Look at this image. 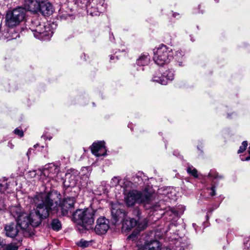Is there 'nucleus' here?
I'll return each mask as SVG.
<instances>
[{
	"label": "nucleus",
	"mask_w": 250,
	"mask_h": 250,
	"mask_svg": "<svg viewBox=\"0 0 250 250\" xmlns=\"http://www.w3.org/2000/svg\"><path fill=\"white\" fill-rule=\"evenodd\" d=\"M36 208L29 214L32 227L39 226L43 219L47 218L50 213L57 210L58 204L51 198V194L39 193L32 198Z\"/></svg>",
	"instance_id": "obj_1"
},
{
	"label": "nucleus",
	"mask_w": 250,
	"mask_h": 250,
	"mask_svg": "<svg viewBox=\"0 0 250 250\" xmlns=\"http://www.w3.org/2000/svg\"><path fill=\"white\" fill-rule=\"evenodd\" d=\"M153 199L152 190L146 188L142 191L130 190L125 196V201L128 207L133 206L136 203L150 204Z\"/></svg>",
	"instance_id": "obj_2"
},
{
	"label": "nucleus",
	"mask_w": 250,
	"mask_h": 250,
	"mask_svg": "<svg viewBox=\"0 0 250 250\" xmlns=\"http://www.w3.org/2000/svg\"><path fill=\"white\" fill-rule=\"evenodd\" d=\"M94 213L95 211L91 208L79 209L73 213V219L74 222L87 229L94 223Z\"/></svg>",
	"instance_id": "obj_3"
},
{
	"label": "nucleus",
	"mask_w": 250,
	"mask_h": 250,
	"mask_svg": "<svg viewBox=\"0 0 250 250\" xmlns=\"http://www.w3.org/2000/svg\"><path fill=\"white\" fill-rule=\"evenodd\" d=\"M30 29L35 38L42 40H48L53 35L50 26L41 23L38 20L32 21Z\"/></svg>",
	"instance_id": "obj_4"
},
{
	"label": "nucleus",
	"mask_w": 250,
	"mask_h": 250,
	"mask_svg": "<svg viewBox=\"0 0 250 250\" xmlns=\"http://www.w3.org/2000/svg\"><path fill=\"white\" fill-rule=\"evenodd\" d=\"M172 58V49L165 45H161L154 51L153 60L158 65L162 66L169 63Z\"/></svg>",
	"instance_id": "obj_5"
},
{
	"label": "nucleus",
	"mask_w": 250,
	"mask_h": 250,
	"mask_svg": "<svg viewBox=\"0 0 250 250\" xmlns=\"http://www.w3.org/2000/svg\"><path fill=\"white\" fill-rule=\"evenodd\" d=\"M25 15L24 8L19 7L12 11L7 13L5 18V24L10 27H13L19 25L23 21Z\"/></svg>",
	"instance_id": "obj_6"
},
{
	"label": "nucleus",
	"mask_w": 250,
	"mask_h": 250,
	"mask_svg": "<svg viewBox=\"0 0 250 250\" xmlns=\"http://www.w3.org/2000/svg\"><path fill=\"white\" fill-rule=\"evenodd\" d=\"M123 221L122 228L125 230H130L136 227L137 229L141 231L145 229L147 225V221L145 218L139 219L137 221L133 218H125Z\"/></svg>",
	"instance_id": "obj_7"
},
{
	"label": "nucleus",
	"mask_w": 250,
	"mask_h": 250,
	"mask_svg": "<svg viewBox=\"0 0 250 250\" xmlns=\"http://www.w3.org/2000/svg\"><path fill=\"white\" fill-rule=\"evenodd\" d=\"M59 171V168L54 163H49L46 165L42 170L39 171L42 181L46 178L53 179L57 175Z\"/></svg>",
	"instance_id": "obj_8"
},
{
	"label": "nucleus",
	"mask_w": 250,
	"mask_h": 250,
	"mask_svg": "<svg viewBox=\"0 0 250 250\" xmlns=\"http://www.w3.org/2000/svg\"><path fill=\"white\" fill-rule=\"evenodd\" d=\"M19 34L15 31L14 28L10 27L6 24L0 25V38L1 40L10 41L16 39Z\"/></svg>",
	"instance_id": "obj_9"
},
{
	"label": "nucleus",
	"mask_w": 250,
	"mask_h": 250,
	"mask_svg": "<svg viewBox=\"0 0 250 250\" xmlns=\"http://www.w3.org/2000/svg\"><path fill=\"white\" fill-rule=\"evenodd\" d=\"M16 221L17 224L24 235H25L24 233L29 232L32 226L28 214L25 212L21 214L16 219Z\"/></svg>",
	"instance_id": "obj_10"
},
{
	"label": "nucleus",
	"mask_w": 250,
	"mask_h": 250,
	"mask_svg": "<svg viewBox=\"0 0 250 250\" xmlns=\"http://www.w3.org/2000/svg\"><path fill=\"white\" fill-rule=\"evenodd\" d=\"M138 250H172L168 247H162V244L157 240H146Z\"/></svg>",
	"instance_id": "obj_11"
},
{
	"label": "nucleus",
	"mask_w": 250,
	"mask_h": 250,
	"mask_svg": "<svg viewBox=\"0 0 250 250\" xmlns=\"http://www.w3.org/2000/svg\"><path fill=\"white\" fill-rule=\"evenodd\" d=\"M78 171L75 169H69L65 174L63 185L66 187H74L76 186L78 178Z\"/></svg>",
	"instance_id": "obj_12"
},
{
	"label": "nucleus",
	"mask_w": 250,
	"mask_h": 250,
	"mask_svg": "<svg viewBox=\"0 0 250 250\" xmlns=\"http://www.w3.org/2000/svg\"><path fill=\"white\" fill-rule=\"evenodd\" d=\"M75 203V199L74 197L65 198L63 199L60 206L57 204V210L53 211L54 212H56L58 210V208H61L62 210V215L63 216L66 215L68 214V210L74 208ZM57 203H58L57 202Z\"/></svg>",
	"instance_id": "obj_13"
},
{
	"label": "nucleus",
	"mask_w": 250,
	"mask_h": 250,
	"mask_svg": "<svg viewBox=\"0 0 250 250\" xmlns=\"http://www.w3.org/2000/svg\"><path fill=\"white\" fill-rule=\"evenodd\" d=\"M174 76V71L172 69H168L164 72L161 77L154 76L152 79V81L163 85H166L168 82H170L173 80Z\"/></svg>",
	"instance_id": "obj_14"
},
{
	"label": "nucleus",
	"mask_w": 250,
	"mask_h": 250,
	"mask_svg": "<svg viewBox=\"0 0 250 250\" xmlns=\"http://www.w3.org/2000/svg\"><path fill=\"white\" fill-rule=\"evenodd\" d=\"M109 228V221L104 217L99 218L95 227V232L99 234H105Z\"/></svg>",
	"instance_id": "obj_15"
},
{
	"label": "nucleus",
	"mask_w": 250,
	"mask_h": 250,
	"mask_svg": "<svg viewBox=\"0 0 250 250\" xmlns=\"http://www.w3.org/2000/svg\"><path fill=\"white\" fill-rule=\"evenodd\" d=\"M91 150L92 153L97 157L105 155L106 150L104 142L99 141L93 143L91 147Z\"/></svg>",
	"instance_id": "obj_16"
},
{
	"label": "nucleus",
	"mask_w": 250,
	"mask_h": 250,
	"mask_svg": "<svg viewBox=\"0 0 250 250\" xmlns=\"http://www.w3.org/2000/svg\"><path fill=\"white\" fill-rule=\"evenodd\" d=\"M5 234L7 237L14 238L18 236L21 232V229L17 223H11L6 225L4 227Z\"/></svg>",
	"instance_id": "obj_17"
},
{
	"label": "nucleus",
	"mask_w": 250,
	"mask_h": 250,
	"mask_svg": "<svg viewBox=\"0 0 250 250\" xmlns=\"http://www.w3.org/2000/svg\"><path fill=\"white\" fill-rule=\"evenodd\" d=\"M38 11H40L44 16H49L53 12L52 5L46 0L41 1Z\"/></svg>",
	"instance_id": "obj_18"
},
{
	"label": "nucleus",
	"mask_w": 250,
	"mask_h": 250,
	"mask_svg": "<svg viewBox=\"0 0 250 250\" xmlns=\"http://www.w3.org/2000/svg\"><path fill=\"white\" fill-rule=\"evenodd\" d=\"M40 3L41 2L38 0H24V5L25 8L27 10L33 12H37L40 8Z\"/></svg>",
	"instance_id": "obj_19"
},
{
	"label": "nucleus",
	"mask_w": 250,
	"mask_h": 250,
	"mask_svg": "<svg viewBox=\"0 0 250 250\" xmlns=\"http://www.w3.org/2000/svg\"><path fill=\"white\" fill-rule=\"evenodd\" d=\"M112 222L114 224H117L119 222H122L125 218V214L121 209L112 208L111 210Z\"/></svg>",
	"instance_id": "obj_20"
},
{
	"label": "nucleus",
	"mask_w": 250,
	"mask_h": 250,
	"mask_svg": "<svg viewBox=\"0 0 250 250\" xmlns=\"http://www.w3.org/2000/svg\"><path fill=\"white\" fill-rule=\"evenodd\" d=\"M150 62V56L147 53L142 54L137 60V64L139 66H146Z\"/></svg>",
	"instance_id": "obj_21"
},
{
	"label": "nucleus",
	"mask_w": 250,
	"mask_h": 250,
	"mask_svg": "<svg viewBox=\"0 0 250 250\" xmlns=\"http://www.w3.org/2000/svg\"><path fill=\"white\" fill-rule=\"evenodd\" d=\"M10 212L11 214L16 219L18 218L22 213L23 212L21 211V209L20 207L18 206H12L10 208Z\"/></svg>",
	"instance_id": "obj_22"
},
{
	"label": "nucleus",
	"mask_w": 250,
	"mask_h": 250,
	"mask_svg": "<svg viewBox=\"0 0 250 250\" xmlns=\"http://www.w3.org/2000/svg\"><path fill=\"white\" fill-rule=\"evenodd\" d=\"M208 176L211 179L214 183L217 181L222 180L224 178L222 175H219L218 173L213 170H210L208 173Z\"/></svg>",
	"instance_id": "obj_23"
},
{
	"label": "nucleus",
	"mask_w": 250,
	"mask_h": 250,
	"mask_svg": "<svg viewBox=\"0 0 250 250\" xmlns=\"http://www.w3.org/2000/svg\"><path fill=\"white\" fill-rule=\"evenodd\" d=\"M184 55V52L181 50H178L175 52L174 57L173 56V58H174L179 63V66L183 65L182 60Z\"/></svg>",
	"instance_id": "obj_24"
},
{
	"label": "nucleus",
	"mask_w": 250,
	"mask_h": 250,
	"mask_svg": "<svg viewBox=\"0 0 250 250\" xmlns=\"http://www.w3.org/2000/svg\"><path fill=\"white\" fill-rule=\"evenodd\" d=\"M52 229L56 231H58L61 229V222L57 219H53L51 223Z\"/></svg>",
	"instance_id": "obj_25"
},
{
	"label": "nucleus",
	"mask_w": 250,
	"mask_h": 250,
	"mask_svg": "<svg viewBox=\"0 0 250 250\" xmlns=\"http://www.w3.org/2000/svg\"><path fill=\"white\" fill-rule=\"evenodd\" d=\"M9 187L7 179L5 178L0 180V192H4Z\"/></svg>",
	"instance_id": "obj_26"
},
{
	"label": "nucleus",
	"mask_w": 250,
	"mask_h": 250,
	"mask_svg": "<svg viewBox=\"0 0 250 250\" xmlns=\"http://www.w3.org/2000/svg\"><path fill=\"white\" fill-rule=\"evenodd\" d=\"M132 185L133 183L131 181L126 179H124L121 187L124 188L125 190L126 191L128 188H131Z\"/></svg>",
	"instance_id": "obj_27"
},
{
	"label": "nucleus",
	"mask_w": 250,
	"mask_h": 250,
	"mask_svg": "<svg viewBox=\"0 0 250 250\" xmlns=\"http://www.w3.org/2000/svg\"><path fill=\"white\" fill-rule=\"evenodd\" d=\"M121 179L119 176H115L110 181V185L112 187L117 186L120 183Z\"/></svg>",
	"instance_id": "obj_28"
},
{
	"label": "nucleus",
	"mask_w": 250,
	"mask_h": 250,
	"mask_svg": "<svg viewBox=\"0 0 250 250\" xmlns=\"http://www.w3.org/2000/svg\"><path fill=\"white\" fill-rule=\"evenodd\" d=\"M187 172L195 178H197L198 176L197 170L192 166L187 168Z\"/></svg>",
	"instance_id": "obj_29"
},
{
	"label": "nucleus",
	"mask_w": 250,
	"mask_h": 250,
	"mask_svg": "<svg viewBox=\"0 0 250 250\" xmlns=\"http://www.w3.org/2000/svg\"><path fill=\"white\" fill-rule=\"evenodd\" d=\"M248 146V143L247 141H243L242 145L240 146L239 149L238 151V153L243 152L246 149Z\"/></svg>",
	"instance_id": "obj_30"
},
{
	"label": "nucleus",
	"mask_w": 250,
	"mask_h": 250,
	"mask_svg": "<svg viewBox=\"0 0 250 250\" xmlns=\"http://www.w3.org/2000/svg\"><path fill=\"white\" fill-rule=\"evenodd\" d=\"M18 246L15 244H10L6 246L5 250H18Z\"/></svg>",
	"instance_id": "obj_31"
},
{
	"label": "nucleus",
	"mask_w": 250,
	"mask_h": 250,
	"mask_svg": "<svg viewBox=\"0 0 250 250\" xmlns=\"http://www.w3.org/2000/svg\"><path fill=\"white\" fill-rule=\"evenodd\" d=\"M89 244V242L88 241H85L84 240L82 239L79 243V246L83 247L85 248L88 246Z\"/></svg>",
	"instance_id": "obj_32"
},
{
	"label": "nucleus",
	"mask_w": 250,
	"mask_h": 250,
	"mask_svg": "<svg viewBox=\"0 0 250 250\" xmlns=\"http://www.w3.org/2000/svg\"><path fill=\"white\" fill-rule=\"evenodd\" d=\"M175 248L174 250H185L184 246H181V244L179 241H176L175 242Z\"/></svg>",
	"instance_id": "obj_33"
},
{
	"label": "nucleus",
	"mask_w": 250,
	"mask_h": 250,
	"mask_svg": "<svg viewBox=\"0 0 250 250\" xmlns=\"http://www.w3.org/2000/svg\"><path fill=\"white\" fill-rule=\"evenodd\" d=\"M14 133L20 137H22L23 136V132L22 130L20 129L19 128H16L14 131Z\"/></svg>",
	"instance_id": "obj_34"
},
{
	"label": "nucleus",
	"mask_w": 250,
	"mask_h": 250,
	"mask_svg": "<svg viewBox=\"0 0 250 250\" xmlns=\"http://www.w3.org/2000/svg\"><path fill=\"white\" fill-rule=\"evenodd\" d=\"M215 185H213L212 186V187L210 188V190H211V192H210L209 194L211 196H214L215 194H216V193H215Z\"/></svg>",
	"instance_id": "obj_35"
},
{
	"label": "nucleus",
	"mask_w": 250,
	"mask_h": 250,
	"mask_svg": "<svg viewBox=\"0 0 250 250\" xmlns=\"http://www.w3.org/2000/svg\"><path fill=\"white\" fill-rule=\"evenodd\" d=\"M93 184V182H89L88 183H87L86 188H88L89 190H92Z\"/></svg>",
	"instance_id": "obj_36"
},
{
	"label": "nucleus",
	"mask_w": 250,
	"mask_h": 250,
	"mask_svg": "<svg viewBox=\"0 0 250 250\" xmlns=\"http://www.w3.org/2000/svg\"><path fill=\"white\" fill-rule=\"evenodd\" d=\"M170 212L172 213L175 216H179L178 212L174 208L171 210Z\"/></svg>",
	"instance_id": "obj_37"
},
{
	"label": "nucleus",
	"mask_w": 250,
	"mask_h": 250,
	"mask_svg": "<svg viewBox=\"0 0 250 250\" xmlns=\"http://www.w3.org/2000/svg\"><path fill=\"white\" fill-rule=\"evenodd\" d=\"M8 147H9L10 148L12 149L13 148L14 146V145L13 144H12V143L11 142H9L8 144Z\"/></svg>",
	"instance_id": "obj_38"
},
{
	"label": "nucleus",
	"mask_w": 250,
	"mask_h": 250,
	"mask_svg": "<svg viewBox=\"0 0 250 250\" xmlns=\"http://www.w3.org/2000/svg\"><path fill=\"white\" fill-rule=\"evenodd\" d=\"M30 173H31V174H33L34 176H35L36 174V171H35L31 172Z\"/></svg>",
	"instance_id": "obj_39"
},
{
	"label": "nucleus",
	"mask_w": 250,
	"mask_h": 250,
	"mask_svg": "<svg viewBox=\"0 0 250 250\" xmlns=\"http://www.w3.org/2000/svg\"><path fill=\"white\" fill-rule=\"evenodd\" d=\"M114 59V56L113 55H111L110 56V60H112Z\"/></svg>",
	"instance_id": "obj_40"
},
{
	"label": "nucleus",
	"mask_w": 250,
	"mask_h": 250,
	"mask_svg": "<svg viewBox=\"0 0 250 250\" xmlns=\"http://www.w3.org/2000/svg\"><path fill=\"white\" fill-rule=\"evenodd\" d=\"M30 150H29L27 151V156H28V155H29V154H30Z\"/></svg>",
	"instance_id": "obj_41"
},
{
	"label": "nucleus",
	"mask_w": 250,
	"mask_h": 250,
	"mask_svg": "<svg viewBox=\"0 0 250 250\" xmlns=\"http://www.w3.org/2000/svg\"><path fill=\"white\" fill-rule=\"evenodd\" d=\"M38 145V144L35 145L34 146V147H37V146Z\"/></svg>",
	"instance_id": "obj_42"
},
{
	"label": "nucleus",
	"mask_w": 250,
	"mask_h": 250,
	"mask_svg": "<svg viewBox=\"0 0 250 250\" xmlns=\"http://www.w3.org/2000/svg\"><path fill=\"white\" fill-rule=\"evenodd\" d=\"M173 155H175L177 156V155L175 153H173Z\"/></svg>",
	"instance_id": "obj_43"
},
{
	"label": "nucleus",
	"mask_w": 250,
	"mask_h": 250,
	"mask_svg": "<svg viewBox=\"0 0 250 250\" xmlns=\"http://www.w3.org/2000/svg\"><path fill=\"white\" fill-rule=\"evenodd\" d=\"M25 250H28V249H25Z\"/></svg>",
	"instance_id": "obj_44"
}]
</instances>
